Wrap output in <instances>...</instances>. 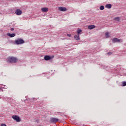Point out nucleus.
<instances>
[{
	"label": "nucleus",
	"mask_w": 126,
	"mask_h": 126,
	"mask_svg": "<svg viewBox=\"0 0 126 126\" xmlns=\"http://www.w3.org/2000/svg\"><path fill=\"white\" fill-rule=\"evenodd\" d=\"M58 9L60 11H66L67 10V9L64 7H59Z\"/></svg>",
	"instance_id": "obj_6"
},
{
	"label": "nucleus",
	"mask_w": 126,
	"mask_h": 126,
	"mask_svg": "<svg viewBox=\"0 0 126 126\" xmlns=\"http://www.w3.org/2000/svg\"><path fill=\"white\" fill-rule=\"evenodd\" d=\"M122 85H123V86H126V82H123L122 83Z\"/></svg>",
	"instance_id": "obj_18"
},
{
	"label": "nucleus",
	"mask_w": 126,
	"mask_h": 126,
	"mask_svg": "<svg viewBox=\"0 0 126 126\" xmlns=\"http://www.w3.org/2000/svg\"><path fill=\"white\" fill-rule=\"evenodd\" d=\"M104 8H105L104 6H100L99 9H100V10H104Z\"/></svg>",
	"instance_id": "obj_17"
},
{
	"label": "nucleus",
	"mask_w": 126,
	"mask_h": 126,
	"mask_svg": "<svg viewBox=\"0 0 126 126\" xmlns=\"http://www.w3.org/2000/svg\"><path fill=\"white\" fill-rule=\"evenodd\" d=\"M7 36H8V37H10V38H13V37H15L16 34L15 33H6Z\"/></svg>",
	"instance_id": "obj_8"
},
{
	"label": "nucleus",
	"mask_w": 126,
	"mask_h": 126,
	"mask_svg": "<svg viewBox=\"0 0 126 126\" xmlns=\"http://www.w3.org/2000/svg\"><path fill=\"white\" fill-rule=\"evenodd\" d=\"M15 13L17 15H21L22 14V11L20 10V9H17Z\"/></svg>",
	"instance_id": "obj_7"
},
{
	"label": "nucleus",
	"mask_w": 126,
	"mask_h": 126,
	"mask_svg": "<svg viewBox=\"0 0 126 126\" xmlns=\"http://www.w3.org/2000/svg\"><path fill=\"white\" fill-rule=\"evenodd\" d=\"M12 119H13L17 123H19V122H21V119L20 118L18 117L17 115H14L12 116Z\"/></svg>",
	"instance_id": "obj_3"
},
{
	"label": "nucleus",
	"mask_w": 126,
	"mask_h": 126,
	"mask_svg": "<svg viewBox=\"0 0 126 126\" xmlns=\"http://www.w3.org/2000/svg\"><path fill=\"white\" fill-rule=\"evenodd\" d=\"M15 43L17 45H21V44H24V43H25V42L24 41L23 39H22L21 38H18V39H16L15 41Z\"/></svg>",
	"instance_id": "obj_2"
},
{
	"label": "nucleus",
	"mask_w": 126,
	"mask_h": 126,
	"mask_svg": "<svg viewBox=\"0 0 126 126\" xmlns=\"http://www.w3.org/2000/svg\"><path fill=\"white\" fill-rule=\"evenodd\" d=\"M82 32V30L78 29L77 32V34H80Z\"/></svg>",
	"instance_id": "obj_15"
},
{
	"label": "nucleus",
	"mask_w": 126,
	"mask_h": 126,
	"mask_svg": "<svg viewBox=\"0 0 126 126\" xmlns=\"http://www.w3.org/2000/svg\"><path fill=\"white\" fill-rule=\"evenodd\" d=\"M74 39H75L77 41H79L80 39L79 37V34L75 35L74 36Z\"/></svg>",
	"instance_id": "obj_10"
},
{
	"label": "nucleus",
	"mask_w": 126,
	"mask_h": 126,
	"mask_svg": "<svg viewBox=\"0 0 126 126\" xmlns=\"http://www.w3.org/2000/svg\"><path fill=\"white\" fill-rule=\"evenodd\" d=\"M50 121L51 123H58L59 122V119L51 118Z\"/></svg>",
	"instance_id": "obj_5"
},
{
	"label": "nucleus",
	"mask_w": 126,
	"mask_h": 126,
	"mask_svg": "<svg viewBox=\"0 0 126 126\" xmlns=\"http://www.w3.org/2000/svg\"><path fill=\"white\" fill-rule=\"evenodd\" d=\"M1 126H6V125H5V124H3L1 125Z\"/></svg>",
	"instance_id": "obj_23"
},
{
	"label": "nucleus",
	"mask_w": 126,
	"mask_h": 126,
	"mask_svg": "<svg viewBox=\"0 0 126 126\" xmlns=\"http://www.w3.org/2000/svg\"><path fill=\"white\" fill-rule=\"evenodd\" d=\"M105 35L106 38H109V37H110L109 33L108 32H106L105 33Z\"/></svg>",
	"instance_id": "obj_14"
},
{
	"label": "nucleus",
	"mask_w": 126,
	"mask_h": 126,
	"mask_svg": "<svg viewBox=\"0 0 126 126\" xmlns=\"http://www.w3.org/2000/svg\"><path fill=\"white\" fill-rule=\"evenodd\" d=\"M120 19V18L119 17H116L114 18V20H116L117 21H119Z\"/></svg>",
	"instance_id": "obj_16"
},
{
	"label": "nucleus",
	"mask_w": 126,
	"mask_h": 126,
	"mask_svg": "<svg viewBox=\"0 0 126 126\" xmlns=\"http://www.w3.org/2000/svg\"><path fill=\"white\" fill-rule=\"evenodd\" d=\"M113 43H122L123 42V39H120L119 38H113L112 39Z\"/></svg>",
	"instance_id": "obj_4"
},
{
	"label": "nucleus",
	"mask_w": 126,
	"mask_h": 126,
	"mask_svg": "<svg viewBox=\"0 0 126 126\" xmlns=\"http://www.w3.org/2000/svg\"><path fill=\"white\" fill-rule=\"evenodd\" d=\"M67 36L68 37H71V34H67Z\"/></svg>",
	"instance_id": "obj_21"
},
{
	"label": "nucleus",
	"mask_w": 126,
	"mask_h": 126,
	"mask_svg": "<svg viewBox=\"0 0 126 126\" xmlns=\"http://www.w3.org/2000/svg\"><path fill=\"white\" fill-rule=\"evenodd\" d=\"M10 30H11V31H14V28H11Z\"/></svg>",
	"instance_id": "obj_22"
},
{
	"label": "nucleus",
	"mask_w": 126,
	"mask_h": 126,
	"mask_svg": "<svg viewBox=\"0 0 126 126\" xmlns=\"http://www.w3.org/2000/svg\"><path fill=\"white\" fill-rule=\"evenodd\" d=\"M105 7H106V8H112V4H107L105 5Z\"/></svg>",
	"instance_id": "obj_12"
},
{
	"label": "nucleus",
	"mask_w": 126,
	"mask_h": 126,
	"mask_svg": "<svg viewBox=\"0 0 126 126\" xmlns=\"http://www.w3.org/2000/svg\"><path fill=\"white\" fill-rule=\"evenodd\" d=\"M41 10L43 12H47L49 11V9L47 7H44L41 8Z\"/></svg>",
	"instance_id": "obj_9"
},
{
	"label": "nucleus",
	"mask_w": 126,
	"mask_h": 126,
	"mask_svg": "<svg viewBox=\"0 0 126 126\" xmlns=\"http://www.w3.org/2000/svg\"><path fill=\"white\" fill-rule=\"evenodd\" d=\"M7 61L9 63H15L18 62V59H17V58L16 57H8L7 58Z\"/></svg>",
	"instance_id": "obj_1"
},
{
	"label": "nucleus",
	"mask_w": 126,
	"mask_h": 126,
	"mask_svg": "<svg viewBox=\"0 0 126 126\" xmlns=\"http://www.w3.org/2000/svg\"><path fill=\"white\" fill-rule=\"evenodd\" d=\"M63 37H64V36H65L66 37L67 36V33L63 34Z\"/></svg>",
	"instance_id": "obj_20"
},
{
	"label": "nucleus",
	"mask_w": 126,
	"mask_h": 126,
	"mask_svg": "<svg viewBox=\"0 0 126 126\" xmlns=\"http://www.w3.org/2000/svg\"><path fill=\"white\" fill-rule=\"evenodd\" d=\"M95 28V26L94 25H90L88 26V29H94Z\"/></svg>",
	"instance_id": "obj_13"
},
{
	"label": "nucleus",
	"mask_w": 126,
	"mask_h": 126,
	"mask_svg": "<svg viewBox=\"0 0 126 126\" xmlns=\"http://www.w3.org/2000/svg\"><path fill=\"white\" fill-rule=\"evenodd\" d=\"M51 57L49 56H45L44 57V59L45 60V61H50V60H51Z\"/></svg>",
	"instance_id": "obj_11"
},
{
	"label": "nucleus",
	"mask_w": 126,
	"mask_h": 126,
	"mask_svg": "<svg viewBox=\"0 0 126 126\" xmlns=\"http://www.w3.org/2000/svg\"><path fill=\"white\" fill-rule=\"evenodd\" d=\"M112 54H113V53L112 52H109L107 55H109V56H111V55H112Z\"/></svg>",
	"instance_id": "obj_19"
}]
</instances>
